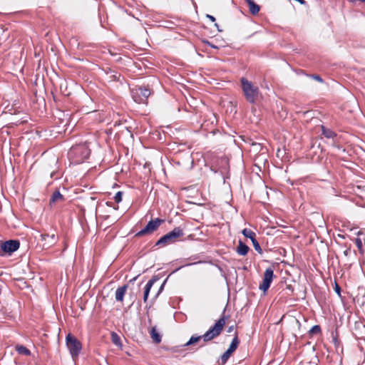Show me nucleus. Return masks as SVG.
<instances>
[{
    "label": "nucleus",
    "instance_id": "obj_1",
    "mask_svg": "<svg viewBox=\"0 0 365 365\" xmlns=\"http://www.w3.org/2000/svg\"><path fill=\"white\" fill-rule=\"evenodd\" d=\"M225 308L223 310L222 314L220 318L215 322V324L210 327L203 335L197 336L192 335L189 341L185 344V346H188L190 345L194 344L198 342L200 339H203L205 342H208L216 337H217L222 332L226 322L228 319V316H225Z\"/></svg>",
    "mask_w": 365,
    "mask_h": 365
},
{
    "label": "nucleus",
    "instance_id": "obj_2",
    "mask_svg": "<svg viewBox=\"0 0 365 365\" xmlns=\"http://www.w3.org/2000/svg\"><path fill=\"white\" fill-rule=\"evenodd\" d=\"M240 83L242 91L247 101L252 104L255 103L259 93V88L244 77L241 78Z\"/></svg>",
    "mask_w": 365,
    "mask_h": 365
},
{
    "label": "nucleus",
    "instance_id": "obj_3",
    "mask_svg": "<svg viewBox=\"0 0 365 365\" xmlns=\"http://www.w3.org/2000/svg\"><path fill=\"white\" fill-rule=\"evenodd\" d=\"M91 154V150L87 143L75 145L71 147L69 151V156L75 158V162L81 163L88 158Z\"/></svg>",
    "mask_w": 365,
    "mask_h": 365
},
{
    "label": "nucleus",
    "instance_id": "obj_4",
    "mask_svg": "<svg viewBox=\"0 0 365 365\" xmlns=\"http://www.w3.org/2000/svg\"><path fill=\"white\" fill-rule=\"evenodd\" d=\"M184 235L183 230L180 227H175L172 231L161 237L155 243V246H165L178 241L179 237Z\"/></svg>",
    "mask_w": 365,
    "mask_h": 365
},
{
    "label": "nucleus",
    "instance_id": "obj_5",
    "mask_svg": "<svg viewBox=\"0 0 365 365\" xmlns=\"http://www.w3.org/2000/svg\"><path fill=\"white\" fill-rule=\"evenodd\" d=\"M131 96L137 103H146L148 98L150 96L151 91L148 88L136 86L131 89Z\"/></svg>",
    "mask_w": 365,
    "mask_h": 365
},
{
    "label": "nucleus",
    "instance_id": "obj_6",
    "mask_svg": "<svg viewBox=\"0 0 365 365\" xmlns=\"http://www.w3.org/2000/svg\"><path fill=\"white\" fill-rule=\"evenodd\" d=\"M66 342L72 357H77L82 349L81 343L71 334L66 336Z\"/></svg>",
    "mask_w": 365,
    "mask_h": 365
},
{
    "label": "nucleus",
    "instance_id": "obj_7",
    "mask_svg": "<svg viewBox=\"0 0 365 365\" xmlns=\"http://www.w3.org/2000/svg\"><path fill=\"white\" fill-rule=\"evenodd\" d=\"M20 247L19 240H10L5 242L0 241V256L6 255H11L16 251Z\"/></svg>",
    "mask_w": 365,
    "mask_h": 365
},
{
    "label": "nucleus",
    "instance_id": "obj_8",
    "mask_svg": "<svg viewBox=\"0 0 365 365\" xmlns=\"http://www.w3.org/2000/svg\"><path fill=\"white\" fill-rule=\"evenodd\" d=\"M164 222V220L155 218L152 220L146 225V226L135 234L136 237H141L149 235L156 231L158 227Z\"/></svg>",
    "mask_w": 365,
    "mask_h": 365
},
{
    "label": "nucleus",
    "instance_id": "obj_9",
    "mask_svg": "<svg viewBox=\"0 0 365 365\" xmlns=\"http://www.w3.org/2000/svg\"><path fill=\"white\" fill-rule=\"evenodd\" d=\"M274 277L273 269L271 267L267 268L264 272L262 283L259 284V289L266 292L269 288Z\"/></svg>",
    "mask_w": 365,
    "mask_h": 365
},
{
    "label": "nucleus",
    "instance_id": "obj_10",
    "mask_svg": "<svg viewBox=\"0 0 365 365\" xmlns=\"http://www.w3.org/2000/svg\"><path fill=\"white\" fill-rule=\"evenodd\" d=\"M41 240L44 242L42 245L43 248L48 249L53 246L57 242L58 239L55 234H41Z\"/></svg>",
    "mask_w": 365,
    "mask_h": 365
},
{
    "label": "nucleus",
    "instance_id": "obj_11",
    "mask_svg": "<svg viewBox=\"0 0 365 365\" xmlns=\"http://www.w3.org/2000/svg\"><path fill=\"white\" fill-rule=\"evenodd\" d=\"M157 279L153 277L150 279L145 286L144 294H143V302L145 303L148 300L150 289L152 288Z\"/></svg>",
    "mask_w": 365,
    "mask_h": 365
},
{
    "label": "nucleus",
    "instance_id": "obj_12",
    "mask_svg": "<svg viewBox=\"0 0 365 365\" xmlns=\"http://www.w3.org/2000/svg\"><path fill=\"white\" fill-rule=\"evenodd\" d=\"M128 285L125 284L123 286L119 287L115 291V300L118 302H123L125 294L127 291Z\"/></svg>",
    "mask_w": 365,
    "mask_h": 365
},
{
    "label": "nucleus",
    "instance_id": "obj_13",
    "mask_svg": "<svg viewBox=\"0 0 365 365\" xmlns=\"http://www.w3.org/2000/svg\"><path fill=\"white\" fill-rule=\"evenodd\" d=\"M245 1L248 4L250 11L252 15H256L259 13V6L255 4L253 0H245Z\"/></svg>",
    "mask_w": 365,
    "mask_h": 365
},
{
    "label": "nucleus",
    "instance_id": "obj_14",
    "mask_svg": "<svg viewBox=\"0 0 365 365\" xmlns=\"http://www.w3.org/2000/svg\"><path fill=\"white\" fill-rule=\"evenodd\" d=\"M250 248L249 247L243 243L241 240L239 241V245L237 247V252L238 255L245 256L247 254Z\"/></svg>",
    "mask_w": 365,
    "mask_h": 365
},
{
    "label": "nucleus",
    "instance_id": "obj_15",
    "mask_svg": "<svg viewBox=\"0 0 365 365\" xmlns=\"http://www.w3.org/2000/svg\"><path fill=\"white\" fill-rule=\"evenodd\" d=\"M63 200H64L63 196L60 193L59 191L56 190L52 194V195L51 197L50 204H53V203L58 202L60 201H63Z\"/></svg>",
    "mask_w": 365,
    "mask_h": 365
},
{
    "label": "nucleus",
    "instance_id": "obj_16",
    "mask_svg": "<svg viewBox=\"0 0 365 365\" xmlns=\"http://www.w3.org/2000/svg\"><path fill=\"white\" fill-rule=\"evenodd\" d=\"M150 333V336L155 343L159 344L161 341V336L157 331L155 327H152Z\"/></svg>",
    "mask_w": 365,
    "mask_h": 365
},
{
    "label": "nucleus",
    "instance_id": "obj_17",
    "mask_svg": "<svg viewBox=\"0 0 365 365\" xmlns=\"http://www.w3.org/2000/svg\"><path fill=\"white\" fill-rule=\"evenodd\" d=\"M239 344H240V340L238 339L237 334L236 333L231 344H230L229 348L227 349V351H230V352H231L232 354L237 349Z\"/></svg>",
    "mask_w": 365,
    "mask_h": 365
},
{
    "label": "nucleus",
    "instance_id": "obj_18",
    "mask_svg": "<svg viewBox=\"0 0 365 365\" xmlns=\"http://www.w3.org/2000/svg\"><path fill=\"white\" fill-rule=\"evenodd\" d=\"M322 133L327 138H334L336 134L331 130L327 128L325 126L322 125Z\"/></svg>",
    "mask_w": 365,
    "mask_h": 365
},
{
    "label": "nucleus",
    "instance_id": "obj_19",
    "mask_svg": "<svg viewBox=\"0 0 365 365\" xmlns=\"http://www.w3.org/2000/svg\"><path fill=\"white\" fill-rule=\"evenodd\" d=\"M242 235L245 237H247V238H250L251 240V241L254 240L255 239H256V234L255 232H254L252 230H251L250 229H247V228H245L242 231Z\"/></svg>",
    "mask_w": 365,
    "mask_h": 365
},
{
    "label": "nucleus",
    "instance_id": "obj_20",
    "mask_svg": "<svg viewBox=\"0 0 365 365\" xmlns=\"http://www.w3.org/2000/svg\"><path fill=\"white\" fill-rule=\"evenodd\" d=\"M16 351L19 354H22V355H24V356H29V355H31L30 350L29 349H27L26 346H23V345H18V346H16Z\"/></svg>",
    "mask_w": 365,
    "mask_h": 365
},
{
    "label": "nucleus",
    "instance_id": "obj_21",
    "mask_svg": "<svg viewBox=\"0 0 365 365\" xmlns=\"http://www.w3.org/2000/svg\"><path fill=\"white\" fill-rule=\"evenodd\" d=\"M231 354H232V353L227 350L222 354V355L220 357L222 365L225 364L227 361V360L230 357Z\"/></svg>",
    "mask_w": 365,
    "mask_h": 365
},
{
    "label": "nucleus",
    "instance_id": "obj_22",
    "mask_svg": "<svg viewBox=\"0 0 365 365\" xmlns=\"http://www.w3.org/2000/svg\"><path fill=\"white\" fill-rule=\"evenodd\" d=\"M354 242L360 254L364 255V250L363 249V244L361 240L359 237H357L355 239Z\"/></svg>",
    "mask_w": 365,
    "mask_h": 365
},
{
    "label": "nucleus",
    "instance_id": "obj_23",
    "mask_svg": "<svg viewBox=\"0 0 365 365\" xmlns=\"http://www.w3.org/2000/svg\"><path fill=\"white\" fill-rule=\"evenodd\" d=\"M320 332H321V327L319 325H314L309 330L310 334H319Z\"/></svg>",
    "mask_w": 365,
    "mask_h": 365
},
{
    "label": "nucleus",
    "instance_id": "obj_24",
    "mask_svg": "<svg viewBox=\"0 0 365 365\" xmlns=\"http://www.w3.org/2000/svg\"><path fill=\"white\" fill-rule=\"evenodd\" d=\"M255 250L259 254L262 253V250L256 239L252 241Z\"/></svg>",
    "mask_w": 365,
    "mask_h": 365
},
{
    "label": "nucleus",
    "instance_id": "obj_25",
    "mask_svg": "<svg viewBox=\"0 0 365 365\" xmlns=\"http://www.w3.org/2000/svg\"><path fill=\"white\" fill-rule=\"evenodd\" d=\"M122 196H123V192L118 191L114 195L113 200H115V202L119 203L122 201Z\"/></svg>",
    "mask_w": 365,
    "mask_h": 365
},
{
    "label": "nucleus",
    "instance_id": "obj_26",
    "mask_svg": "<svg viewBox=\"0 0 365 365\" xmlns=\"http://www.w3.org/2000/svg\"><path fill=\"white\" fill-rule=\"evenodd\" d=\"M111 336H112V341L113 342V344L115 345H118L120 344V338L118 336V334L113 332V333H112Z\"/></svg>",
    "mask_w": 365,
    "mask_h": 365
},
{
    "label": "nucleus",
    "instance_id": "obj_27",
    "mask_svg": "<svg viewBox=\"0 0 365 365\" xmlns=\"http://www.w3.org/2000/svg\"><path fill=\"white\" fill-rule=\"evenodd\" d=\"M313 79L320 82V83H322L323 82V80L322 78H321L320 76L319 75H311L310 76Z\"/></svg>",
    "mask_w": 365,
    "mask_h": 365
},
{
    "label": "nucleus",
    "instance_id": "obj_28",
    "mask_svg": "<svg viewBox=\"0 0 365 365\" xmlns=\"http://www.w3.org/2000/svg\"><path fill=\"white\" fill-rule=\"evenodd\" d=\"M206 17H207V19H210L211 21H212V22H215V18L213 16H212V15L207 14V15H206Z\"/></svg>",
    "mask_w": 365,
    "mask_h": 365
},
{
    "label": "nucleus",
    "instance_id": "obj_29",
    "mask_svg": "<svg viewBox=\"0 0 365 365\" xmlns=\"http://www.w3.org/2000/svg\"><path fill=\"white\" fill-rule=\"evenodd\" d=\"M340 287L338 284H336V287H335V291L338 293V294H340Z\"/></svg>",
    "mask_w": 365,
    "mask_h": 365
},
{
    "label": "nucleus",
    "instance_id": "obj_30",
    "mask_svg": "<svg viewBox=\"0 0 365 365\" xmlns=\"http://www.w3.org/2000/svg\"><path fill=\"white\" fill-rule=\"evenodd\" d=\"M233 329H234V327H233V326H231V327H230L228 328L227 331H228V332H231V331L233 330Z\"/></svg>",
    "mask_w": 365,
    "mask_h": 365
},
{
    "label": "nucleus",
    "instance_id": "obj_31",
    "mask_svg": "<svg viewBox=\"0 0 365 365\" xmlns=\"http://www.w3.org/2000/svg\"><path fill=\"white\" fill-rule=\"evenodd\" d=\"M166 282V280L164 281V282L163 283V284L161 285L160 289H159V292H160L163 289V287H164V284Z\"/></svg>",
    "mask_w": 365,
    "mask_h": 365
},
{
    "label": "nucleus",
    "instance_id": "obj_32",
    "mask_svg": "<svg viewBox=\"0 0 365 365\" xmlns=\"http://www.w3.org/2000/svg\"><path fill=\"white\" fill-rule=\"evenodd\" d=\"M215 26L218 29L219 31H221V30L219 29V25L217 23L215 24Z\"/></svg>",
    "mask_w": 365,
    "mask_h": 365
},
{
    "label": "nucleus",
    "instance_id": "obj_33",
    "mask_svg": "<svg viewBox=\"0 0 365 365\" xmlns=\"http://www.w3.org/2000/svg\"><path fill=\"white\" fill-rule=\"evenodd\" d=\"M344 255H348V250L344 251Z\"/></svg>",
    "mask_w": 365,
    "mask_h": 365
},
{
    "label": "nucleus",
    "instance_id": "obj_34",
    "mask_svg": "<svg viewBox=\"0 0 365 365\" xmlns=\"http://www.w3.org/2000/svg\"><path fill=\"white\" fill-rule=\"evenodd\" d=\"M287 288L290 289L291 288V285L287 286Z\"/></svg>",
    "mask_w": 365,
    "mask_h": 365
}]
</instances>
